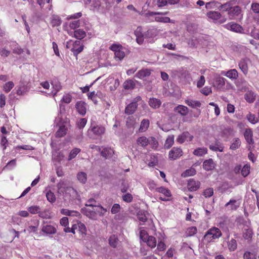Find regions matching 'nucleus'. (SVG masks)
Listing matches in <instances>:
<instances>
[{"mask_svg": "<svg viewBox=\"0 0 259 259\" xmlns=\"http://www.w3.org/2000/svg\"><path fill=\"white\" fill-rule=\"evenodd\" d=\"M59 192L69 199H79V195L73 187L69 186L66 181L61 180L57 185Z\"/></svg>", "mask_w": 259, "mask_h": 259, "instance_id": "f257e3e1", "label": "nucleus"}, {"mask_svg": "<svg viewBox=\"0 0 259 259\" xmlns=\"http://www.w3.org/2000/svg\"><path fill=\"white\" fill-rule=\"evenodd\" d=\"M106 128L102 125H92L88 131V136L92 139H100L105 133Z\"/></svg>", "mask_w": 259, "mask_h": 259, "instance_id": "f03ea898", "label": "nucleus"}, {"mask_svg": "<svg viewBox=\"0 0 259 259\" xmlns=\"http://www.w3.org/2000/svg\"><path fill=\"white\" fill-rule=\"evenodd\" d=\"M222 235V232L220 229L213 227L206 232L204 236V239L207 242H211L215 239H219L221 237Z\"/></svg>", "mask_w": 259, "mask_h": 259, "instance_id": "7ed1b4c3", "label": "nucleus"}, {"mask_svg": "<svg viewBox=\"0 0 259 259\" xmlns=\"http://www.w3.org/2000/svg\"><path fill=\"white\" fill-rule=\"evenodd\" d=\"M61 118V117L60 115L59 114L55 119L57 125L59 127V129L56 133L57 137H63L66 134L67 131V126L68 125V120L66 119L65 121L62 122Z\"/></svg>", "mask_w": 259, "mask_h": 259, "instance_id": "20e7f679", "label": "nucleus"}, {"mask_svg": "<svg viewBox=\"0 0 259 259\" xmlns=\"http://www.w3.org/2000/svg\"><path fill=\"white\" fill-rule=\"evenodd\" d=\"M142 100L140 96H137L133 99L132 102L127 105L125 108V113L127 115H132L136 111L138 107V102Z\"/></svg>", "mask_w": 259, "mask_h": 259, "instance_id": "39448f33", "label": "nucleus"}, {"mask_svg": "<svg viewBox=\"0 0 259 259\" xmlns=\"http://www.w3.org/2000/svg\"><path fill=\"white\" fill-rule=\"evenodd\" d=\"M207 16L215 23L222 24L226 21V18L217 11H210L207 13Z\"/></svg>", "mask_w": 259, "mask_h": 259, "instance_id": "423d86ee", "label": "nucleus"}, {"mask_svg": "<svg viewBox=\"0 0 259 259\" xmlns=\"http://www.w3.org/2000/svg\"><path fill=\"white\" fill-rule=\"evenodd\" d=\"M228 15L231 19L241 18L243 16L241 8L238 6L233 5Z\"/></svg>", "mask_w": 259, "mask_h": 259, "instance_id": "0eeeda50", "label": "nucleus"}, {"mask_svg": "<svg viewBox=\"0 0 259 259\" xmlns=\"http://www.w3.org/2000/svg\"><path fill=\"white\" fill-rule=\"evenodd\" d=\"M183 152L181 148L173 147L168 153V158L171 160H175L183 155Z\"/></svg>", "mask_w": 259, "mask_h": 259, "instance_id": "6e6552de", "label": "nucleus"}, {"mask_svg": "<svg viewBox=\"0 0 259 259\" xmlns=\"http://www.w3.org/2000/svg\"><path fill=\"white\" fill-rule=\"evenodd\" d=\"M235 84L237 89L242 92H246L249 89V84L244 78H239L235 81Z\"/></svg>", "mask_w": 259, "mask_h": 259, "instance_id": "1a4fd4ad", "label": "nucleus"}, {"mask_svg": "<svg viewBox=\"0 0 259 259\" xmlns=\"http://www.w3.org/2000/svg\"><path fill=\"white\" fill-rule=\"evenodd\" d=\"M90 207L91 208H82L81 209L82 212L88 218L93 220H96L97 218V212L96 210L95 206Z\"/></svg>", "mask_w": 259, "mask_h": 259, "instance_id": "9d476101", "label": "nucleus"}, {"mask_svg": "<svg viewBox=\"0 0 259 259\" xmlns=\"http://www.w3.org/2000/svg\"><path fill=\"white\" fill-rule=\"evenodd\" d=\"M41 232L47 235H53L56 233L57 229L55 226L44 224L42 225Z\"/></svg>", "mask_w": 259, "mask_h": 259, "instance_id": "9b49d317", "label": "nucleus"}, {"mask_svg": "<svg viewBox=\"0 0 259 259\" xmlns=\"http://www.w3.org/2000/svg\"><path fill=\"white\" fill-rule=\"evenodd\" d=\"M249 63H250V60L247 58L242 59L238 63L240 69L242 71L244 75H246L248 73V65Z\"/></svg>", "mask_w": 259, "mask_h": 259, "instance_id": "f8f14e48", "label": "nucleus"}, {"mask_svg": "<svg viewBox=\"0 0 259 259\" xmlns=\"http://www.w3.org/2000/svg\"><path fill=\"white\" fill-rule=\"evenodd\" d=\"M193 136L191 135L188 132H184L179 135L177 139V142L179 144L183 143L185 141H191Z\"/></svg>", "mask_w": 259, "mask_h": 259, "instance_id": "ddd939ff", "label": "nucleus"}, {"mask_svg": "<svg viewBox=\"0 0 259 259\" xmlns=\"http://www.w3.org/2000/svg\"><path fill=\"white\" fill-rule=\"evenodd\" d=\"M86 104L82 101H78L75 105V108L78 113L81 115H84L87 112Z\"/></svg>", "mask_w": 259, "mask_h": 259, "instance_id": "4468645a", "label": "nucleus"}, {"mask_svg": "<svg viewBox=\"0 0 259 259\" xmlns=\"http://www.w3.org/2000/svg\"><path fill=\"white\" fill-rule=\"evenodd\" d=\"M240 205V201L235 199H231L225 204V206L228 207V209L231 210H236L239 207Z\"/></svg>", "mask_w": 259, "mask_h": 259, "instance_id": "2eb2a0df", "label": "nucleus"}, {"mask_svg": "<svg viewBox=\"0 0 259 259\" xmlns=\"http://www.w3.org/2000/svg\"><path fill=\"white\" fill-rule=\"evenodd\" d=\"M244 136L247 143L249 145L254 144L253 139V132L251 128H246L244 133Z\"/></svg>", "mask_w": 259, "mask_h": 259, "instance_id": "dca6fc26", "label": "nucleus"}, {"mask_svg": "<svg viewBox=\"0 0 259 259\" xmlns=\"http://www.w3.org/2000/svg\"><path fill=\"white\" fill-rule=\"evenodd\" d=\"M226 79L221 76H217L214 79L213 86L218 89L223 88L225 85Z\"/></svg>", "mask_w": 259, "mask_h": 259, "instance_id": "f3484780", "label": "nucleus"}, {"mask_svg": "<svg viewBox=\"0 0 259 259\" xmlns=\"http://www.w3.org/2000/svg\"><path fill=\"white\" fill-rule=\"evenodd\" d=\"M227 28L236 32L242 33L243 31V28L240 25L234 22L227 24Z\"/></svg>", "mask_w": 259, "mask_h": 259, "instance_id": "a211bd4d", "label": "nucleus"}, {"mask_svg": "<svg viewBox=\"0 0 259 259\" xmlns=\"http://www.w3.org/2000/svg\"><path fill=\"white\" fill-rule=\"evenodd\" d=\"M215 164L212 159L205 160L203 163V168L207 171L211 170L215 167Z\"/></svg>", "mask_w": 259, "mask_h": 259, "instance_id": "6ab92c4d", "label": "nucleus"}, {"mask_svg": "<svg viewBox=\"0 0 259 259\" xmlns=\"http://www.w3.org/2000/svg\"><path fill=\"white\" fill-rule=\"evenodd\" d=\"M200 182L190 179L188 182V188L191 191H196L200 187Z\"/></svg>", "mask_w": 259, "mask_h": 259, "instance_id": "aec40b11", "label": "nucleus"}, {"mask_svg": "<svg viewBox=\"0 0 259 259\" xmlns=\"http://www.w3.org/2000/svg\"><path fill=\"white\" fill-rule=\"evenodd\" d=\"M151 70L148 69H143L139 70L135 75V77L139 79H143L146 77L150 76Z\"/></svg>", "mask_w": 259, "mask_h": 259, "instance_id": "412c9836", "label": "nucleus"}, {"mask_svg": "<svg viewBox=\"0 0 259 259\" xmlns=\"http://www.w3.org/2000/svg\"><path fill=\"white\" fill-rule=\"evenodd\" d=\"M238 4L237 0H231L221 6V9L224 11H228V14L231 10V9L233 5Z\"/></svg>", "mask_w": 259, "mask_h": 259, "instance_id": "4be33fe9", "label": "nucleus"}, {"mask_svg": "<svg viewBox=\"0 0 259 259\" xmlns=\"http://www.w3.org/2000/svg\"><path fill=\"white\" fill-rule=\"evenodd\" d=\"M100 152L101 155L105 158L111 157L114 154L113 150L109 147H104Z\"/></svg>", "mask_w": 259, "mask_h": 259, "instance_id": "5701e85b", "label": "nucleus"}, {"mask_svg": "<svg viewBox=\"0 0 259 259\" xmlns=\"http://www.w3.org/2000/svg\"><path fill=\"white\" fill-rule=\"evenodd\" d=\"M246 92V93L244 95V99L248 103H253L255 100V93L252 91H249V90Z\"/></svg>", "mask_w": 259, "mask_h": 259, "instance_id": "b1692460", "label": "nucleus"}, {"mask_svg": "<svg viewBox=\"0 0 259 259\" xmlns=\"http://www.w3.org/2000/svg\"><path fill=\"white\" fill-rule=\"evenodd\" d=\"M148 103H149V106L151 108H154V109H157V108H158L160 106V105L161 104V102L158 99H157L155 98H150V99L148 101Z\"/></svg>", "mask_w": 259, "mask_h": 259, "instance_id": "393cba45", "label": "nucleus"}, {"mask_svg": "<svg viewBox=\"0 0 259 259\" xmlns=\"http://www.w3.org/2000/svg\"><path fill=\"white\" fill-rule=\"evenodd\" d=\"M224 75L232 80L236 79L238 77V71L235 69H232L228 70L224 74Z\"/></svg>", "mask_w": 259, "mask_h": 259, "instance_id": "a878e982", "label": "nucleus"}, {"mask_svg": "<svg viewBox=\"0 0 259 259\" xmlns=\"http://www.w3.org/2000/svg\"><path fill=\"white\" fill-rule=\"evenodd\" d=\"M149 124L150 122L148 119H143L141 122L140 126L139 129V132L143 133L146 132L149 126Z\"/></svg>", "mask_w": 259, "mask_h": 259, "instance_id": "bb28decb", "label": "nucleus"}, {"mask_svg": "<svg viewBox=\"0 0 259 259\" xmlns=\"http://www.w3.org/2000/svg\"><path fill=\"white\" fill-rule=\"evenodd\" d=\"M185 102L188 106L193 108L200 107L201 105L200 102L196 100L187 99L185 100Z\"/></svg>", "mask_w": 259, "mask_h": 259, "instance_id": "cd10ccee", "label": "nucleus"}, {"mask_svg": "<svg viewBox=\"0 0 259 259\" xmlns=\"http://www.w3.org/2000/svg\"><path fill=\"white\" fill-rule=\"evenodd\" d=\"M175 110L182 116H185L188 113V108L184 105H178L175 108Z\"/></svg>", "mask_w": 259, "mask_h": 259, "instance_id": "c85d7f7f", "label": "nucleus"}, {"mask_svg": "<svg viewBox=\"0 0 259 259\" xmlns=\"http://www.w3.org/2000/svg\"><path fill=\"white\" fill-rule=\"evenodd\" d=\"M144 242H146L147 245L152 248H154L157 244L156 238L152 236H149Z\"/></svg>", "mask_w": 259, "mask_h": 259, "instance_id": "c756f323", "label": "nucleus"}, {"mask_svg": "<svg viewBox=\"0 0 259 259\" xmlns=\"http://www.w3.org/2000/svg\"><path fill=\"white\" fill-rule=\"evenodd\" d=\"M149 138H147V137H146L145 136H142V137L139 138L137 139V142L139 145H140V146H142L143 147H145L147 146H148L149 144Z\"/></svg>", "mask_w": 259, "mask_h": 259, "instance_id": "7c9ffc66", "label": "nucleus"}, {"mask_svg": "<svg viewBox=\"0 0 259 259\" xmlns=\"http://www.w3.org/2000/svg\"><path fill=\"white\" fill-rule=\"evenodd\" d=\"M74 37L78 39H81L86 36V32L82 29H78L73 32Z\"/></svg>", "mask_w": 259, "mask_h": 259, "instance_id": "2f4dec72", "label": "nucleus"}, {"mask_svg": "<svg viewBox=\"0 0 259 259\" xmlns=\"http://www.w3.org/2000/svg\"><path fill=\"white\" fill-rule=\"evenodd\" d=\"M156 191L159 193H161L166 197H169L171 196V193L170 191L164 187H160L156 188Z\"/></svg>", "mask_w": 259, "mask_h": 259, "instance_id": "473e14b6", "label": "nucleus"}, {"mask_svg": "<svg viewBox=\"0 0 259 259\" xmlns=\"http://www.w3.org/2000/svg\"><path fill=\"white\" fill-rule=\"evenodd\" d=\"M135 83L134 80L132 79L125 80L123 84V88L125 90H132L135 87Z\"/></svg>", "mask_w": 259, "mask_h": 259, "instance_id": "72a5a7b5", "label": "nucleus"}, {"mask_svg": "<svg viewBox=\"0 0 259 259\" xmlns=\"http://www.w3.org/2000/svg\"><path fill=\"white\" fill-rule=\"evenodd\" d=\"M207 152V149L205 147H201L198 148L194 150L193 151V154L198 156H202Z\"/></svg>", "mask_w": 259, "mask_h": 259, "instance_id": "f704fd0d", "label": "nucleus"}, {"mask_svg": "<svg viewBox=\"0 0 259 259\" xmlns=\"http://www.w3.org/2000/svg\"><path fill=\"white\" fill-rule=\"evenodd\" d=\"M174 136L171 135L167 137L166 139L165 143H164V147L166 149H169L174 143Z\"/></svg>", "mask_w": 259, "mask_h": 259, "instance_id": "c9c22d12", "label": "nucleus"}, {"mask_svg": "<svg viewBox=\"0 0 259 259\" xmlns=\"http://www.w3.org/2000/svg\"><path fill=\"white\" fill-rule=\"evenodd\" d=\"M118 239L115 235H111L109 238V244L113 248L116 247Z\"/></svg>", "mask_w": 259, "mask_h": 259, "instance_id": "e433bc0d", "label": "nucleus"}, {"mask_svg": "<svg viewBox=\"0 0 259 259\" xmlns=\"http://www.w3.org/2000/svg\"><path fill=\"white\" fill-rule=\"evenodd\" d=\"M237 246V242L235 239L232 238L228 242V249L230 251H234Z\"/></svg>", "mask_w": 259, "mask_h": 259, "instance_id": "4c0bfd02", "label": "nucleus"}, {"mask_svg": "<svg viewBox=\"0 0 259 259\" xmlns=\"http://www.w3.org/2000/svg\"><path fill=\"white\" fill-rule=\"evenodd\" d=\"M197 232V229L196 227H190L186 230L185 235L187 237H191L195 235Z\"/></svg>", "mask_w": 259, "mask_h": 259, "instance_id": "58836bf2", "label": "nucleus"}, {"mask_svg": "<svg viewBox=\"0 0 259 259\" xmlns=\"http://www.w3.org/2000/svg\"><path fill=\"white\" fill-rule=\"evenodd\" d=\"M241 145V141L238 138H235L233 140L232 143L230 145V148L231 150H236L239 148Z\"/></svg>", "mask_w": 259, "mask_h": 259, "instance_id": "ea45409f", "label": "nucleus"}, {"mask_svg": "<svg viewBox=\"0 0 259 259\" xmlns=\"http://www.w3.org/2000/svg\"><path fill=\"white\" fill-rule=\"evenodd\" d=\"M246 118L249 122L253 124H254L258 122V119L256 117L254 114H253L251 113H249L246 115Z\"/></svg>", "mask_w": 259, "mask_h": 259, "instance_id": "a19ab883", "label": "nucleus"}, {"mask_svg": "<svg viewBox=\"0 0 259 259\" xmlns=\"http://www.w3.org/2000/svg\"><path fill=\"white\" fill-rule=\"evenodd\" d=\"M51 23L53 26H58L61 24L62 20L59 16L54 15L52 16Z\"/></svg>", "mask_w": 259, "mask_h": 259, "instance_id": "79ce46f5", "label": "nucleus"}, {"mask_svg": "<svg viewBox=\"0 0 259 259\" xmlns=\"http://www.w3.org/2000/svg\"><path fill=\"white\" fill-rule=\"evenodd\" d=\"M47 200L51 203H53L56 201V196L53 192L49 190L46 193Z\"/></svg>", "mask_w": 259, "mask_h": 259, "instance_id": "37998d69", "label": "nucleus"}, {"mask_svg": "<svg viewBox=\"0 0 259 259\" xmlns=\"http://www.w3.org/2000/svg\"><path fill=\"white\" fill-rule=\"evenodd\" d=\"M139 234L140 238L143 242H144L149 236L144 228H140Z\"/></svg>", "mask_w": 259, "mask_h": 259, "instance_id": "c03bdc74", "label": "nucleus"}, {"mask_svg": "<svg viewBox=\"0 0 259 259\" xmlns=\"http://www.w3.org/2000/svg\"><path fill=\"white\" fill-rule=\"evenodd\" d=\"M95 209L96 211L97 212V215H99L100 216H103L105 215L106 212L107 211L106 209L100 205H96L95 206Z\"/></svg>", "mask_w": 259, "mask_h": 259, "instance_id": "a18cd8bd", "label": "nucleus"}, {"mask_svg": "<svg viewBox=\"0 0 259 259\" xmlns=\"http://www.w3.org/2000/svg\"><path fill=\"white\" fill-rule=\"evenodd\" d=\"M209 148L210 150L213 151H220L222 152L224 150V146L221 144H216L215 145H211L209 146Z\"/></svg>", "mask_w": 259, "mask_h": 259, "instance_id": "49530a36", "label": "nucleus"}, {"mask_svg": "<svg viewBox=\"0 0 259 259\" xmlns=\"http://www.w3.org/2000/svg\"><path fill=\"white\" fill-rule=\"evenodd\" d=\"M155 20L156 22H162L165 23L171 22V20L168 17L156 16L155 18Z\"/></svg>", "mask_w": 259, "mask_h": 259, "instance_id": "de8ad7c7", "label": "nucleus"}, {"mask_svg": "<svg viewBox=\"0 0 259 259\" xmlns=\"http://www.w3.org/2000/svg\"><path fill=\"white\" fill-rule=\"evenodd\" d=\"M115 58L120 61L122 60L125 56V53L123 51V48L121 49L114 53Z\"/></svg>", "mask_w": 259, "mask_h": 259, "instance_id": "09e8293b", "label": "nucleus"}, {"mask_svg": "<svg viewBox=\"0 0 259 259\" xmlns=\"http://www.w3.org/2000/svg\"><path fill=\"white\" fill-rule=\"evenodd\" d=\"M122 200L127 203H130L133 201V196L129 193H125L122 196Z\"/></svg>", "mask_w": 259, "mask_h": 259, "instance_id": "8fccbe9b", "label": "nucleus"}, {"mask_svg": "<svg viewBox=\"0 0 259 259\" xmlns=\"http://www.w3.org/2000/svg\"><path fill=\"white\" fill-rule=\"evenodd\" d=\"M77 179L81 183L84 184L87 180V174L84 172H79L77 175Z\"/></svg>", "mask_w": 259, "mask_h": 259, "instance_id": "3c124183", "label": "nucleus"}, {"mask_svg": "<svg viewBox=\"0 0 259 259\" xmlns=\"http://www.w3.org/2000/svg\"><path fill=\"white\" fill-rule=\"evenodd\" d=\"M14 45L13 48H12L14 54L20 55L23 53V50L17 44L15 43Z\"/></svg>", "mask_w": 259, "mask_h": 259, "instance_id": "603ef678", "label": "nucleus"}, {"mask_svg": "<svg viewBox=\"0 0 259 259\" xmlns=\"http://www.w3.org/2000/svg\"><path fill=\"white\" fill-rule=\"evenodd\" d=\"M252 234V231L251 229H245L243 231V236L245 239H249L251 238Z\"/></svg>", "mask_w": 259, "mask_h": 259, "instance_id": "864d4df0", "label": "nucleus"}, {"mask_svg": "<svg viewBox=\"0 0 259 259\" xmlns=\"http://www.w3.org/2000/svg\"><path fill=\"white\" fill-rule=\"evenodd\" d=\"M250 172V166L248 164H245L241 169V175L245 177L247 176Z\"/></svg>", "mask_w": 259, "mask_h": 259, "instance_id": "5fc2aeb1", "label": "nucleus"}, {"mask_svg": "<svg viewBox=\"0 0 259 259\" xmlns=\"http://www.w3.org/2000/svg\"><path fill=\"white\" fill-rule=\"evenodd\" d=\"M80 151V149L79 148H75L72 150L70 152L68 157V160H70L72 159L75 158L77 154Z\"/></svg>", "mask_w": 259, "mask_h": 259, "instance_id": "6e6d98bb", "label": "nucleus"}, {"mask_svg": "<svg viewBox=\"0 0 259 259\" xmlns=\"http://www.w3.org/2000/svg\"><path fill=\"white\" fill-rule=\"evenodd\" d=\"M52 85H53V87L55 91V92H52V94L54 96H55L57 94V93L61 89L62 86L61 85V83L58 81L55 82H53L52 83Z\"/></svg>", "mask_w": 259, "mask_h": 259, "instance_id": "4d7b16f0", "label": "nucleus"}, {"mask_svg": "<svg viewBox=\"0 0 259 259\" xmlns=\"http://www.w3.org/2000/svg\"><path fill=\"white\" fill-rule=\"evenodd\" d=\"M149 145H150L151 146V147L152 148H153V149L157 148V147H158V143L155 138H154L153 137H149Z\"/></svg>", "mask_w": 259, "mask_h": 259, "instance_id": "13d9d810", "label": "nucleus"}, {"mask_svg": "<svg viewBox=\"0 0 259 259\" xmlns=\"http://www.w3.org/2000/svg\"><path fill=\"white\" fill-rule=\"evenodd\" d=\"M38 215L39 217L43 219H50V213L48 210L45 209L44 211H39L38 213Z\"/></svg>", "mask_w": 259, "mask_h": 259, "instance_id": "bf43d9fd", "label": "nucleus"}, {"mask_svg": "<svg viewBox=\"0 0 259 259\" xmlns=\"http://www.w3.org/2000/svg\"><path fill=\"white\" fill-rule=\"evenodd\" d=\"M40 210V207L36 205L31 206L28 208V211L31 214H38Z\"/></svg>", "mask_w": 259, "mask_h": 259, "instance_id": "052dcab7", "label": "nucleus"}, {"mask_svg": "<svg viewBox=\"0 0 259 259\" xmlns=\"http://www.w3.org/2000/svg\"><path fill=\"white\" fill-rule=\"evenodd\" d=\"M251 10L255 13L259 14V3L253 2L251 5Z\"/></svg>", "mask_w": 259, "mask_h": 259, "instance_id": "680f3d73", "label": "nucleus"}, {"mask_svg": "<svg viewBox=\"0 0 259 259\" xmlns=\"http://www.w3.org/2000/svg\"><path fill=\"white\" fill-rule=\"evenodd\" d=\"M14 84L12 81H9L4 85V90L5 92L8 93L14 87Z\"/></svg>", "mask_w": 259, "mask_h": 259, "instance_id": "e2e57ef3", "label": "nucleus"}, {"mask_svg": "<svg viewBox=\"0 0 259 259\" xmlns=\"http://www.w3.org/2000/svg\"><path fill=\"white\" fill-rule=\"evenodd\" d=\"M129 188V184L127 182L123 181L121 183V192L123 193H125L127 192Z\"/></svg>", "mask_w": 259, "mask_h": 259, "instance_id": "0e129e2a", "label": "nucleus"}, {"mask_svg": "<svg viewBox=\"0 0 259 259\" xmlns=\"http://www.w3.org/2000/svg\"><path fill=\"white\" fill-rule=\"evenodd\" d=\"M80 20H74L70 22L69 27L72 29H75L80 26Z\"/></svg>", "mask_w": 259, "mask_h": 259, "instance_id": "69168bd1", "label": "nucleus"}, {"mask_svg": "<svg viewBox=\"0 0 259 259\" xmlns=\"http://www.w3.org/2000/svg\"><path fill=\"white\" fill-rule=\"evenodd\" d=\"M27 91V87L25 85H22L18 87L16 93L18 95H22Z\"/></svg>", "mask_w": 259, "mask_h": 259, "instance_id": "338daca9", "label": "nucleus"}, {"mask_svg": "<svg viewBox=\"0 0 259 259\" xmlns=\"http://www.w3.org/2000/svg\"><path fill=\"white\" fill-rule=\"evenodd\" d=\"M244 259H256L255 255L250 252L246 251L243 255Z\"/></svg>", "mask_w": 259, "mask_h": 259, "instance_id": "774afa93", "label": "nucleus"}]
</instances>
